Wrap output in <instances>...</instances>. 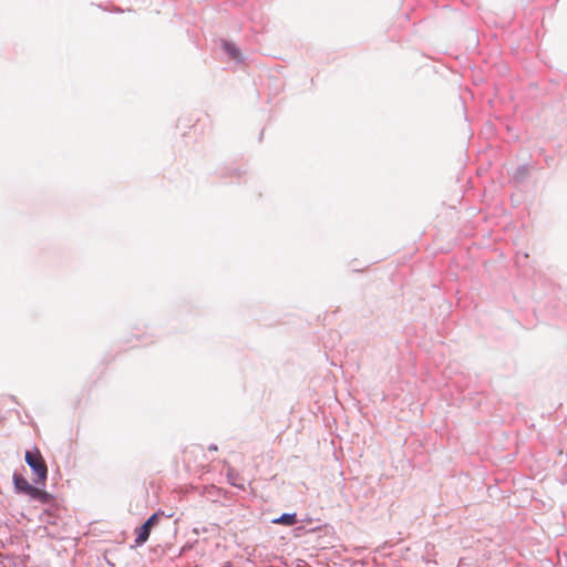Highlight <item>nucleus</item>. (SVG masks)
<instances>
[{
    "instance_id": "1",
    "label": "nucleus",
    "mask_w": 567,
    "mask_h": 567,
    "mask_svg": "<svg viewBox=\"0 0 567 567\" xmlns=\"http://www.w3.org/2000/svg\"><path fill=\"white\" fill-rule=\"evenodd\" d=\"M24 461L35 476L34 484L44 486L48 478V466L40 451L37 447L27 451Z\"/></svg>"
},
{
    "instance_id": "2",
    "label": "nucleus",
    "mask_w": 567,
    "mask_h": 567,
    "mask_svg": "<svg viewBox=\"0 0 567 567\" xmlns=\"http://www.w3.org/2000/svg\"><path fill=\"white\" fill-rule=\"evenodd\" d=\"M163 514V512H156L152 514L140 527L136 528V546H142L148 540L153 527L158 524L159 517Z\"/></svg>"
},
{
    "instance_id": "3",
    "label": "nucleus",
    "mask_w": 567,
    "mask_h": 567,
    "mask_svg": "<svg viewBox=\"0 0 567 567\" xmlns=\"http://www.w3.org/2000/svg\"><path fill=\"white\" fill-rule=\"evenodd\" d=\"M12 480H13L14 491L18 494H23V495H27L30 497L31 494L37 493V486L30 484L23 475L14 472Z\"/></svg>"
},
{
    "instance_id": "4",
    "label": "nucleus",
    "mask_w": 567,
    "mask_h": 567,
    "mask_svg": "<svg viewBox=\"0 0 567 567\" xmlns=\"http://www.w3.org/2000/svg\"><path fill=\"white\" fill-rule=\"evenodd\" d=\"M59 506L50 504L49 507L41 514L40 520L47 524H55V520L59 517Z\"/></svg>"
},
{
    "instance_id": "5",
    "label": "nucleus",
    "mask_w": 567,
    "mask_h": 567,
    "mask_svg": "<svg viewBox=\"0 0 567 567\" xmlns=\"http://www.w3.org/2000/svg\"><path fill=\"white\" fill-rule=\"evenodd\" d=\"M223 49L233 60L238 61V62L241 61V52L235 43H231L229 41H224Z\"/></svg>"
},
{
    "instance_id": "6",
    "label": "nucleus",
    "mask_w": 567,
    "mask_h": 567,
    "mask_svg": "<svg viewBox=\"0 0 567 567\" xmlns=\"http://www.w3.org/2000/svg\"><path fill=\"white\" fill-rule=\"evenodd\" d=\"M31 499L39 501L42 504L50 505L53 502V496L44 489L37 487V493L31 494Z\"/></svg>"
},
{
    "instance_id": "7",
    "label": "nucleus",
    "mask_w": 567,
    "mask_h": 567,
    "mask_svg": "<svg viewBox=\"0 0 567 567\" xmlns=\"http://www.w3.org/2000/svg\"><path fill=\"white\" fill-rule=\"evenodd\" d=\"M297 515L296 513H284L278 518H275L272 523L286 525V526H292L297 523Z\"/></svg>"
},
{
    "instance_id": "8",
    "label": "nucleus",
    "mask_w": 567,
    "mask_h": 567,
    "mask_svg": "<svg viewBox=\"0 0 567 567\" xmlns=\"http://www.w3.org/2000/svg\"><path fill=\"white\" fill-rule=\"evenodd\" d=\"M527 173H528V168H527V166H519V167L516 169L515 178H516V179H519L520 177H524Z\"/></svg>"
},
{
    "instance_id": "9",
    "label": "nucleus",
    "mask_w": 567,
    "mask_h": 567,
    "mask_svg": "<svg viewBox=\"0 0 567 567\" xmlns=\"http://www.w3.org/2000/svg\"><path fill=\"white\" fill-rule=\"evenodd\" d=\"M208 450H209V451H214V452H216L218 449H217V445H216V444H210V445L208 446Z\"/></svg>"
}]
</instances>
